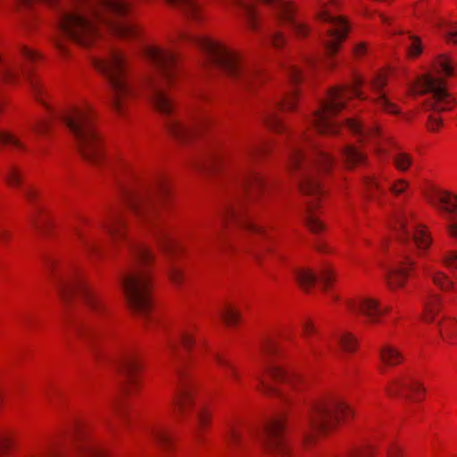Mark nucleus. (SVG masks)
Instances as JSON below:
<instances>
[{"instance_id": "obj_1", "label": "nucleus", "mask_w": 457, "mask_h": 457, "mask_svg": "<svg viewBox=\"0 0 457 457\" xmlns=\"http://www.w3.org/2000/svg\"><path fill=\"white\" fill-rule=\"evenodd\" d=\"M129 8L124 0H92L75 11L60 12L54 39L56 48L65 54V40L88 47L101 37V27L118 37L136 38L137 26L125 19Z\"/></svg>"}, {"instance_id": "obj_2", "label": "nucleus", "mask_w": 457, "mask_h": 457, "mask_svg": "<svg viewBox=\"0 0 457 457\" xmlns=\"http://www.w3.org/2000/svg\"><path fill=\"white\" fill-rule=\"evenodd\" d=\"M101 227L113 244L127 241L132 265L120 273V284L130 310L142 319L150 318L153 310L152 280L147 268L153 262V252L143 243L127 238L123 212L120 208H111L101 221Z\"/></svg>"}, {"instance_id": "obj_3", "label": "nucleus", "mask_w": 457, "mask_h": 457, "mask_svg": "<svg viewBox=\"0 0 457 457\" xmlns=\"http://www.w3.org/2000/svg\"><path fill=\"white\" fill-rule=\"evenodd\" d=\"M268 150L264 142H250L245 145L243 155L237 167V187L238 192L233 199L224 207L220 217V227L216 228L211 235V241H217L222 244L223 227L229 222L236 224L249 233L263 236L265 230L262 227L254 224L246 211V206L253 202L264 187L262 177L252 169L250 162Z\"/></svg>"}, {"instance_id": "obj_4", "label": "nucleus", "mask_w": 457, "mask_h": 457, "mask_svg": "<svg viewBox=\"0 0 457 457\" xmlns=\"http://www.w3.org/2000/svg\"><path fill=\"white\" fill-rule=\"evenodd\" d=\"M333 164L334 158L309 136L299 134L291 137L287 145V166L298 173V184L304 195L315 198L321 195L317 175L329 171Z\"/></svg>"}, {"instance_id": "obj_5", "label": "nucleus", "mask_w": 457, "mask_h": 457, "mask_svg": "<svg viewBox=\"0 0 457 457\" xmlns=\"http://www.w3.org/2000/svg\"><path fill=\"white\" fill-rule=\"evenodd\" d=\"M52 279L60 296L63 300L75 294L81 295L91 316L77 319L73 321L72 328L78 337L87 344L93 357L99 360L101 358V350L96 339L100 332L93 320V316L101 315L104 312L105 307L101 297L88 287L77 270H71L65 275L53 274Z\"/></svg>"}, {"instance_id": "obj_6", "label": "nucleus", "mask_w": 457, "mask_h": 457, "mask_svg": "<svg viewBox=\"0 0 457 457\" xmlns=\"http://www.w3.org/2000/svg\"><path fill=\"white\" fill-rule=\"evenodd\" d=\"M182 37L202 49L210 62L220 69L233 82L245 88H254L263 76L256 69L243 62L237 53L205 36L183 34Z\"/></svg>"}, {"instance_id": "obj_7", "label": "nucleus", "mask_w": 457, "mask_h": 457, "mask_svg": "<svg viewBox=\"0 0 457 457\" xmlns=\"http://www.w3.org/2000/svg\"><path fill=\"white\" fill-rule=\"evenodd\" d=\"M144 54L154 65L157 73L144 79L141 89L160 113L169 116L172 112L173 105L165 92V86L172 81L177 73L176 54L170 50L152 46L146 47Z\"/></svg>"}, {"instance_id": "obj_8", "label": "nucleus", "mask_w": 457, "mask_h": 457, "mask_svg": "<svg viewBox=\"0 0 457 457\" xmlns=\"http://www.w3.org/2000/svg\"><path fill=\"white\" fill-rule=\"evenodd\" d=\"M92 62L107 79L111 105L118 113H122L136 92L128 72L125 55L120 51L111 49L104 57H95Z\"/></svg>"}, {"instance_id": "obj_9", "label": "nucleus", "mask_w": 457, "mask_h": 457, "mask_svg": "<svg viewBox=\"0 0 457 457\" xmlns=\"http://www.w3.org/2000/svg\"><path fill=\"white\" fill-rule=\"evenodd\" d=\"M120 191L124 204L136 218L153 223L168 195V189L164 185L149 186L144 183L131 185L122 183Z\"/></svg>"}, {"instance_id": "obj_10", "label": "nucleus", "mask_w": 457, "mask_h": 457, "mask_svg": "<svg viewBox=\"0 0 457 457\" xmlns=\"http://www.w3.org/2000/svg\"><path fill=\"white\" fill-rule=\"evenodd\" d=\"M363 79L356 76L352 87H337L330 89L326 98L320 102L319 110L313 113L312 123L321 134L337 135L342 125L334 120V117L345 107V102L353 96L361 98L359 87Z\"/></svg>"}, {"instance_id": "obj_11", "label": "nucleus", "mask_w": 457, "mask_h": 457, "mask_svg": "<svg viewBox=\"0 0 457 457\" xmlns=\"http://www.w3.org/2000/svg\"><path fill=\"white\" fill-rule=\"evenodd\" d=\"M351 414L350 407L340 399L317 402L312 406L302 430L304 442L311 443L317 435L333 429L340 420H346Z\"/></svg>"}, {"instance_id": "obj_12", "label": "nucleus", "mask_w": 457, "mask_h": 457, "mask_svg": "<svg viewBox=\"0 0 457 457\" xmlns=\"http://www.w3.org/2000/svg\"><path fill=\"white\" fill-rule=\"evenodd\" d=\"M451 57L440 54L430 63V111L443 112L451 109L453 99L448 91L446 78L455 74Z\"/></svg>"}, {"instance_id": "obj_13", "label": "nucleus", "mask_w": 457, "mask_h": 457, "mask_svg": "<svg viewBox=\"0 0 457 457\" xmlns=\"http://www.w3.org/2000/svg\"><path fill=\"white\" fill-rule=\"evenodd\" d=\"M318 17L323 23V29L326 37L322 39L328 57L330 58L336 54L340 44L347 36L349 27L347 22L340 16H337L328 6L322 4L318 12Z\"/></svg>"}, {"instance_id": "obj_14", "label": "nucleus", "mask_w": 457, "mask_h": 457, "mask_svg": "<svg viewBox=\"0 0 457 457\" xmlns=\"http://www.w3.org/2000/svg\"><path fill=\"white\" fill-rule=\"evenodd\" d=\"M285 431L284 418L276 417L270 420L261 430L253 431V436L266 451L286 454L288 453V445Z\"/></svg>"}, {"instance_id": "obj_15", "label": "nucleus", "mask_w": 457, "mask_h": 457, "mask_svg": "<svg viewBox=\"0 0 457 457\" xmlns=\"http://www.w3.org/2000/svg\"><path fill=\"white\" fill-rule=\"evenodd\" d=\"M168 3L181 8L191 19H200V5L197 0H166ZM237 8L238 14L245 20L249 28L256 30L258 28V14L253 0H230Z\"/></svg>"}, {"instance_id": "obj_16", "label": "nucleus", "mask_w": 457, "mask_h": 457, "mask_svg": "<svg viewBox=\"0 0 457 457\" xmlns=\"http://www.w3.org/2000/svg\"><path fill=\"white\" fill-rule=\"evenodd\" d=\"M210 122L211 118L206 113L196 112L187 121L168 119L165 126L179 143H187L196 137Z\"/></svg>"}, {"instance_id": "obj_17", "label": "nucleus", "mask_w": 457, "mask_h": 457, "mask_svg": "<svg viewBox=\"0 0 457 457\" xmlns=\"http://www.w3.org/2000/svg\"><path fill=\"white\" fill-rule=\"evenodd\" d=\"M177 389L172 398L174 412L178 417H184L194 406L195 383L182 370H177Z\"/></svg>"}, {"instance_id": "obj_18", "label": "nucleus", "mask_w": 457, "mask_h": 457, "mask_svg": "<svg viewBox=\"0 0 457 457\" xmlns=\"http://www.w3.org/2000/svg\"><path fill=\"white\" fill-rule=\"evenodd\" d=\"M397 238L403 244L413 245L419 253L426 254L428 246L427 231L418 224L412 225V232L409 231L405 219L400 214L395 217V223L391 226Z\"/></svg>"}, {"instance_id": "obj_19", "label": "nucleus", "mask_w": 457, "mask_h": 457, "mask_svg": "<svg viewBox=\"0 0 457 457\" xmlns=\"http://www.w3.org/2000/svg\"><path fill=\"white\" fill-rule=\"evenodd\" d=\"M295 100L296 91L292 89L281 98L270 103L263 112V122L275 131H282L283 125L280 118L278 116V112L282 110H293L295 105Z\"/></svg>"}, {"instance_id": "obj_20", "label": "nucleus", "mask_w": 457, "mask_h": 457, "mask_svg": "<svg viewBox=\"0 0 457 457\" xmlns=\"http://www.w3.org/2000/svg\"><path fill=\"white\" fill-rule=\"evenodd\" d=\"M119 372L126 379L125 394L130 393V387L136 384V374L140 369L137 357L130 352H122L117 356L110 358Z\"/></svg>"}, {"instance_id": "obj_21", "label": "nucleus", "mask_w": 457, "mask_h": 457, "mask_svg": "<svg viewBox=\"0 0 457 457\" xmlns=\"http://www.w3.org/2000/svg\"><path fill=\"white\" fill-rule=\"evenodd\" d=\"M413 262L409 257H403L398 261H393L388 264H381L385 271V279L391 289H396L404 284L408 276L409 267L412 266Z\"/></svg>"}, {"instance_id": "obj_22", "label": "nucleus", "mask_w": 457, "mask_h": 457, "mask_svg": "<svg viewBox=\"0 0 457 457\" xmlns=\"http://www.w3.org/2000/svg\"><path fill=\"white\" fill-rule=\"evenodd\" d=\"M386 390L390 395H401L415 402H419L425 395L424 388L412 377L394 381Z\"/></svg>"}, {"instance_id": "obj_23", "label": "nucleus", "mask_w": 457, "mask_h": 457, "mask_svg": "<svg viewBox=\"0 0 457 457\" xmlns=\"http://www.w3.org/2000/svg\"><path fill=\"white\" fill-rule=\"evenodd\" d=\"M430 206L445 214H453L457 211V196L439 186L430 182Z\"/></svg>"}, {"instance_id": "obj_24", "label": "nucleus", "mask_w": 457, "mask_h": 457, "mask_svg": "<svg viewBox=\"0 0 457 457\" xmlns=\"http://www.w3.org/2000/svg\"><path fill=\"white\" fill-rule=\"evenodd\" d=\"M351 311L363 315L370 323H378L380 317L387 312L386 307H382L378 301L366 297L349 303Z\"/></svg>"}, {"instance_id": "obj_25", "label": "nucleus", "mask_w": 457, "mask_h": 457, "mask_svg": "<svg viewBox=\"0 0 457 457\" xmlns=\"http://www.w3.org/2000/svg\"><path fill=\"white\" fill-rule=\"evenodd\" d=\"M266 372L275 382L284 383L294 388H298L303 382L301 375L280 365L267 364Z\"/></svg>"}, {"instance_id": "obj_26", "label": "nucleus", "mask_w": 457, "mask_h": 457, "mask_svg": "<svg viewBox=\"0 0 457 457\" xmlns=\"http://www.w3.org/2000/svg\"><path fill=\"white\" fill-rule=\"evenodd\" d=\"M228 161L225 154L216 149L210 150L205 155L199 160L195 166L197 169L206 171H217L227 166Z\"/></svg>"}, {"instance_id": "obj_27", "label": "nucleus", "mask_w": 457, "mask_h": 457, "mask_svg": "<svg viewBox=\"0 0 457 457\" xmlns=\"http://www.w3.org/2000/svg\"><path fill=\"white\" fill-rule=\"evenodd\" d=\"M193 330L191 328H180L176 337L169 338L167 348L170 354H178L179 348L181 346L186 351H189L194 345Z\"/></svg>"}, {"instance_id": "obj_28", "label": "nucleus", "mask_w": 457, "mask_h": 457, "mask_svg": "<svg viewBox=\"0 0 457 457\" xmlns=\"http://www.w3.org/2000/svg\"><path fill=\"white\" fill-rule=\"evenodd\" d=\"M345 127L358 136L361 141L373 139L380 135L377 125L367 127L363 125L362 121L353 118L346 119Z\"/></svg>"}, {"instance_id": "obj_29", "label": "nucleus", "mask_w": 457, "mask_h": 457, "mask_svg": "<svg viewBox=\"0 0 457 457\" xmlns=\"http://www.w3.org/2000/svg\"><path fill=\"white\" fill-rule=\"evenodd\" d=\"M436 32L445 38L446 43L457 45V24L443 17L433 19Z\"/></svg>"}, {"instance_id": "obj_30", "label": "nucleus", "mask_w": 457, "mask_h": 457, "mask_svg": "<svg viewBox=\"0 0 457 457\" xmlns=\"http://www.w3.org/2000/svg\"><path fill=\"white\" fill-rule=\"evenodd\" d=\"M75 451L82 457H106L105 452L91 442H82L80 436H77L73 442Z\"/></svg>"}, {"instance_id": "obj_31", "label": "nucleus", "mask_w": 457, "mask_h": 457, "mask_svg": "<svg viewBox=\"0 0 457 457\" xmlns=\"http://www.w3.org/2000/svg\"><path fill=\"white\" fill-rule=\"evenodd\" d=\"M154 237L160 248L167 254H170L173 252V250L177 247V242L171 238L170 234L165 231L163 228L159 227H154Z\"/></svg>"}, {"instance_id": "obj_32", "label": "nucleus", "mask_w": 457, "mask_h": 457, "mask_svg": "<svg viewBox=\"0 0 457 457\" xmlns=\"http://www.w3.org/2000/svg\"><path fill=\"white\" fill-rule=\"evenodd\" d=\"M74 234L83 249L88 253H100L101 248L94 237L87 236L80 228H74Z\"/></svg>"}, {"instance_id": "obj_33", "label": "nucleus", "mask_w": 457, "mask_h": 457, "mask_svg": "<svg viewBox=\"0 0 457 457\" xmlns=\"http://www.w3.org/2000/svg\"><path fill=\"white\" fill-rule=\"evenodd\" d=\"M212 355L217 365L235 382L239 383L240 374L235 364L220 353H214Z\"/></svg>"}, {"instance_id": "obj_34", "label": "nucleus", "mask_w": 457, "mask_h": 457, "mask_svg": "<svg viewBox=\"0 0 457 457\" xmlns=\"http://www.w3.org/2000/svg\"><path fill=\"white\" fill-rule=\"evenodd\" d=\"M340 152L349 168L364 163L366 161L364 154L353 145H345Z\"/></svg>"}, {"instance_id": "obj_35", "label": "nucleus", "mask_w": 457, "mask_h": 457, "mask_svg": "<svg viewBox=\"0 0 457 457\" xmlns=\"http://www.w3.org/2000/svg\"><path fill=\"white\" fill-rule=\"evenodd\" d=\"M380 359L386 365L395 366L403 361V355L394 346L385 345L380 349Z\"/></svg>"}, {"instance_id": "obj_36", "label": "nucleus", "mask_w": 457, "mask_h": 457, "mask_svg": "<svg viewBox=\"0 0 457 457\" xmlns=\"http://www.w3.org/2000/svg\"><path fill=\"white\" fill-rule=\"evenodd\" d=\"M294 275L299 286L304 290L311 288L318 280V276L308 269H295Z\"/></svg>"}, {"instance_id": "obj_37", "label": "nucleus", "mask_w": 457, "mask_h": 457, "mask_svg": "<svg viewBox=\"0 0 457 457\" xmlns=\"http://www.w3.org/2000/svg\"><path fill=\"white\" fill-rule=\"evenodd\" d=\"M303 337L307 339L310 352L314 356H319L322 353L320 347L316 345L311 338L312 334L318 333L317 328L311 320H305L302 325Z\"/></svg>"}, {"instance_id": "obj_38", "label": "nucleus", "mask_w": 457, "mask_h": 457, "mask_svg": "<svg viewBox=\"0 0 457 457\" xmlns=\"http://www.w3.org/2000/svg\"><path fill=\"white\" fill-rule=\"evenodd\" d=\"M0 144L14 150L25 151L26 145L13 134L0 129Z\"/></svg>"}, {"instance_id": "obj_39", "label": "nucleus", "mask_w": 457, "mask_h": 457, "mask_svg": "<svg viewBox=\"0 0 457 457\" xmlns=\"http://www.w3.org/2000/svg\"><path fill=\"white\" fill-rule=\"evenodd\" d=\"M315 208L314 202H310L307 204L306 215H305V222L308 228L312 232H318L323 228V225L318 220V218L313 214V210Z\"/></svg>"}, {"instance_id": "obj_40", "label": "nucleus", "mask_w": 457, "mask_h": 457, "mask_svg": "<svg viewBox=\"0 0 457 457\" xmlns=\"http://www.w3.org/2000/svg\"><path fill=\"white\" fill-rule=\"evenodd\" d=\"M5 180L11 187H20L22 181V172L19 167L10 165L4 173Z\"/></svg>"}, {"instance_id": "obj_41", "label": "nucleus", "mask_w": 457, "mask_h": 457, "mask_svg": "<svg viewBox=\"0 0 457 457\" xmlns=\"http://www.w3.org/2000/svg\"><path fill=\"white\" fill-rule=\"evenodd\" d=\"M68 449L64 446H56L53 449L35 451L28 454L27 457H63Z\"/></svg>"}, {"instance_id": "obj_42", "label": "nucleus", "mask_w": 457, "mask_h": 457, "mask_svg": "<svg viewBox=\"0 0 457 457\" xmlns=\"http://www.w3.org/2000/svg\"><path fill=\"white\" fill-rule=\"evenodd\" d=\"M337 341L342 350L345 353H352L356 348V339L350 333H344L337 337Z\"/></svg>"}, {"instance_id": "obj_43", "label": "nucleus", "mask_w": 457, "mask_h": 457, "mask_svg": "<svg viewBox=\"0 0 457 457\" xmlns=\"http://www.w3.org/2000/svg\"><path fill=\"white\" fill-rule=\"evenodd\" d=\"M219 316L227 326H234L239 320V313L229 306H226L219 311Z\"/></svg>"}, {"instance_id": "obj_44", "label": "nucleus", "mask_w": 457, "mask_h": 457, "mask_svg": "<svg viewBox=\"0 0 457 457\" xmlns=\"http://www.w3.org/2000/svg\"><path fill=\"white\" fill-rule=\"evenodd\" d=\"M412 95H422L428 91V76L423 75L417 79L416 82L410 87Z\"/></svg>"}, {"instance_id": "obj_45", "label": "nucleus", "mask_w": 457, "mask_h": 457, "mask_svg": "<svg viewBox=\"0 0 457 457\" xmlns=\"http://www.w3.org/2000/svg\"><path fill=\"white\" fill-rule=\"evenodd\" d=\"M288 79L293 84H297L302 79V71L295 63H288L285 66Z\"/></svg>"}, {"instance_id": "obj_46", "label": "nucleus", "mask_w": 457, "mask_h": 457, "mask_svg": "<svg viewBox=\"0 0 457 457\" xmlns=\"http://www.w3.org/2000/svg\"><path fill=\"white\" fill-rule=\"evenodd\" d=\"M152 434L155 442L163 447H169L171 444V436L166 430L162 428H156L153 430Z\"/></svg>"}, {"instance_id": "obj_47", "label": "nucleus", "mask_w": 457, "mask_h": 457, "mask_svg": "<svg viewBox=\"0 0 457 457\" xmlns=\"http://www.w3.org/2000/svg\"><path fill=\"white\" fill-rule=\"evenodd\" d=\"M197 428L195 431V437H198V434L203 430L211 420V415L204 408L200 409L196 412Z\"/></svg>"}, {"instance_id": "obj_48", "label": "nucleus", "mask_w": 457, "mask_h": 457, "mask_svg": "<svg viewBox=\"0 0 457 457\" xmlns=\"http://www.w3.org/2000/svg\"><path fill=\"white\" fill-rule=\"evenodd\" d=\"M407 39L410 43L407 46V53H408L409 56H411V57L418 56L421 53V46H420V39L413 36H409L407 37Z\"/></svg>"}, {"instance_id": "obj_49", "label": "nucleus", "mask_w": 457, "mask_h": 457, "mask_svg": "<svg viewBox=\"0 0 457 457\" xmlns=\"http://www.w3.org/2000/svg\"><path fill=\"white\" fill-rule=\"evenodd\" d=\"M376 103L378 106H380L384 111L389 113H398L397 107L386 97L384 94H379L378 96Z\"/></svg>"}, {"instance_id": "obj_50", "label": "nucleus", "mask_w": 457, "mask_h": 457, "mask_svg": "<svg viewBox=\"0 0 457 457\" xmlns=\"http://www.w3.org/2000/svg\"><path fill=\"white\" fill-rule=\"evenodd\" d=\"M364 184L367 187L368 194L370 198H375V193L373 192L374 190H381L378 179L374 176L366 177L364 179Z\"/></svg>"}, {"instance_id": "obj_51", "label": "nucleus", "mask_w": 457, "mask_h": 457, "mask_svg": "<svg viewBox=\"0 0 457 457\" xmlns=\"http://www.w3.org/2000/svg\"><path fill=\"white\" fill-rule=\"evenodd\" d=\"M168 275H169L170 278L171 279V281L177 286L180 285L183 281L182 270L179 267H177L173 264L170 265V267L168 269Z\"/></svg>"}, {"instance_id": "obj_52", "label": "nucleus", "mask_w": 457, "mask_h": 457, "mask_svg": "<svg viewBox=\"0 0 457 457\" xmlns=\"http://www.w3.org/2000/svg\"><path fill=\"white\" fill-rule=\"evenodd\" d=\"M320 280L324 288H328L333 280V270L329 267H324L320 273Z\"/></svg>"}, {"instance_id": "obj_53", "label": "nucleus", "mask_w": 457, "mask_h": 457, "mask_svg": "<svg viewBox=\"0 0 457 457\" xmlns=\"http://www.w3.org/2000/svg\"><path fill=\"white\" fill-rule=\"evenodd\" d=\"M434 283L442 289L447 290L453 287L452 281H450L444 274L436 273L433 276Z\"/></svg>"}, {"instance_id": "obj_54", "label": "nucleus", "mask_w": 457, "mask_h": 457, "mask_svg": "<svg viewBox=\"0 0 457 457\" xmlns=\"http://www.w3.org/2000/svg\"><path fill=\"white\" fill-rule=\"evenodd\" d=\"M396 167L401 170H405L411 164L410 158L405 154H398L394 157Z\"/></svg>"}, {"instance_id": "obj_55", "label": "nucleus", "mask_w": 457, "mask_h": 457, "mask_svg": "<svg viewBox=\"0 0 457 457\" xmlns=\"http://www.w3.org/2000/svg\"><path fill=\"white\" fill-rule=\"evenodd\" d=\"M226 437L229 443L235 445H239L243 444V440L240 434L233 427L228 428L226 432Z\"/></svg>"}, {"instance_id": "obj_56", "label": "nucleus", "mask_w": 457, "mask_h": 457, "mask_svg": "<svg viewBox=\"0 0 457 457\" xmlns=\"http://www.w3.org/2000/svg\"><path fill=\"white\" fill-rule=\"evenodd\" d=\"M48 122L46 120H36L32 124H31V129L38 134V135H44L45 133H46L47 129H48Z\"/></svg>"}, {"instance_id": "obj_57", "label": "nucleus", "mask_w": 457, "mask_h": 457, "mask_svg": "<svg viewBox=\"0 0 457 457\" xmlns=\"http://www.w3.org/2000/svg\"><path fill=\"white\" fill-rule=\"evenodd\" d=\"M255 378L258 380L259 387L263 393L277 394V389L271 386L262 376L257 375Z\"/></svg>"}, {"instance_id": "obj_58", "label": "nucleus", "mask_w": 457, "mask_h": 457, "mask_svg": "<svg viewBox=\"0 0 457 457\" xmlns=\"http://www.w3.org/2000/svg\"><path fill=\"white\" fill-rule=\"evenodd\" d=\"M408 184L405 180L399 179L390 187V191L395 195H399L406 190Z\"/></svg>"}, {"instance_id": "obj_59", "label": "nucleus", "mask_w": 457, "mask_h": 457, "mask_svg": "<svg viewBox=\"0 0 457 457\" xmlns=\"http://www.w3.org/2000/svg\"><path fill=\"white\" fill-rule=\"evenodd\" d=\"M277 351L275 344L270 340H266L262 346V354L264 358L273 354Z\"/></svg>"}, {"instance_id": "obj_60", "label": "nucleus", "mask_w": 457, "mask_h": 457, "mask_svg": "<svg viewBox=\"0 0 457 457\" xmlns=\"http://www.w3.org/2000/svg\"><path fill=\"white\" fill-rule=\"evenodd\" d=\"M270 40L271 44L279 48L285 44V37L280 32H272L270 35Z\"/></svg>"}, {"instance_id": "obj_61", "label": "nucleus", "mask_w": 457, "mask_h": 457, "mask_svg": "<svg viewBox=\"0 0 457 457\" xmlns=\"http://www.w3.org/2000/svg\"><path fill=\"white\" fill-rule=\"evenodd\" d=\"M386 84V75L383 73L378 74L371 82L372 87L379 91Z\"/></svg>"}, {"instance_id": "obj_62", "label": "nucleus", "mask_w": 457, "mask_h": 457, "mask_svg": "<svg viewBox=\"0 0 457 457\" xmlns=\"http://www.w3.org/2000/svg\"><path fill=\"white\" fill-rule=\"evenodd\" d=\"M11 447V439L4 434L0 433V457Z\"/></svg>"}, {"instance_id": "obj_63", "label": "nucleus", "mask_w": 457, "mask_h": 457, "mask_svg": "<svg viewBox=\"0 0 457 457\" xmlns=\"http://www.w3.org/2000/svg\"><path fill=\"white\" fill-rule=\"evenodd\" d=\"M442 125V119L439 116L434 117L430 114V131H436Z\"/></svg>"}, {"instance_id": "obj_64", "label": "nucleus", "mask_w": 457, "mask_h": 457, "mask_svg": "<svg viewBox=\"0 0 457 457\" xmlns=\"http://www.w3.org/2000/svg\"><path fill=\"white\" fill-rule=\"evenodd\" d=\"M369 454V450L355 448L352 450L348 457H366Z\"/></svg>"}]
</instances>
